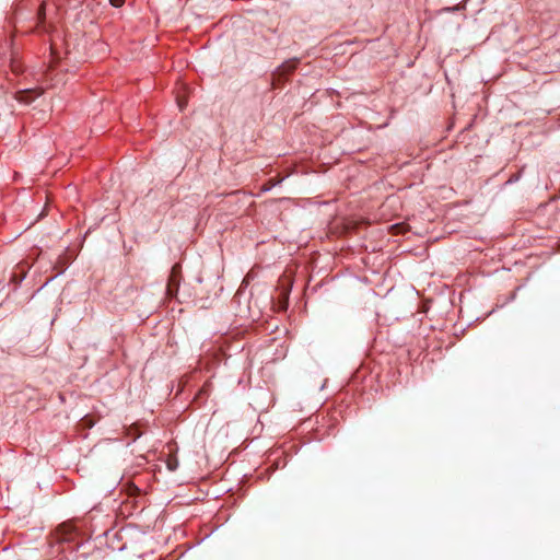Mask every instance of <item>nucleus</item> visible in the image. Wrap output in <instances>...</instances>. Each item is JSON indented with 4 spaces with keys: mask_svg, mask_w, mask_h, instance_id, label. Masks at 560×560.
Listing matches in <instances>:
<instances>
[{
    "mask_svg": "<svg viewBox=\"0 0 560 560\" xmlns=\"http://www.w3.org/2000/svg\"><path fill=\"white\" fill-rule=\"evenodd\" d=\"M298 62V59H291L278 67L277 71L273 73L272 85L278 86L288 74L295 70Z\"/></svg>",
    "mask_w": 560,
    "mask_h": 560,
    "instance_id": "obj_1",
    "label": "nucleus"
},
{
    "mask_svg": "<svg viewBox=\"0 0 560 560\" xmlns=\"http://www.w3.org/2000/svg\"><path fill=\"white\" fill-rule=\"evenodd\" d=\"M180 272L182 267L179 264H176L172 267L171 275L167 282V294L170 296H175L180 282Z\"/></svg>",
    "mask_w": 560,
    "mask_h": 560,
    "instance_id": "obj_2",
    "label": "nucleus"
},
{
    "mask_svg": "<svg viewBox=\"0 0 560 560\" xmlns=\"http://www.w3.org/2000/svg\"><path fill=\"white\" fill-rule=\"evenodd\" d=\"M75 528L71 523H62L57 528V538L61 541H71L73 539Z\"/></svg>",
    "mask_w": 560,
    "mask_h": 560,
    "instance_id": "obj_3",
    "label": "nucleus"
},
{
    "mask_svg": "<svg viewBox=\"0 0 560 560\" xmlns=\"http://www.w3.org/2000/svg\"><path fill=\"white\" fill-rule=\"evenodd\" d=\"M42 92H37L35 90H26L19 92L18 100L22 103L28 104L31 103L35 97L40 95Z\"/></svg>",
    "mask_w": 560,
    "mask_h": 560,
    "instance_id": "obj_4",
    "label": "nucleus"
},
{
    "mask_svg": "<svg viewBox=\"0 0 560 560\" xmlns=\"http://www.w3.org/2000/svg\"><path fill=\"white\" fill-rule=\"evenodd\" d=\"M178 465H179V463L175 455L168 456V458L166 460V466H167L168 470L175 471L177 469Z\"/></svg>",
    "mask_w": 560,
    "mask_h": 560,
    "instance_id": "obj_5",
    "label": "nucleus"
},
{
    "mask_svg": "<svg viewBox=\"0 0 560 560\" xmlns=\"http://www.w3.org/2000/svg\"><path fill=\"white\" fill-rule=\"evenodd\" d=\"M37 18H38V21L40 24L44 23V21H45V4L44 3H42L38 9Z\"/></svg>",
    "mask_w": 560,
    "mask_h": 560,
    "instance_id": "obj_6",
    "label": "nucleus"
},
{
    "mask_svg": "<svg viewBox=\"0 0 560 560\" xmlns=\"http://www.w3.org/2000/svg\"><path fill=\"white\" fill-rule=\"evenodd\" d=\"M80 425L83 428H92L94 425V422L90 418L84 417L81 419Z\"/></svg>",
    "mask_w": 560,
    "mask_h": 560,
    "instance_id": "obj_7",
    "label": "nucleus"
},
{
    "mask_svg": "<svg viewBox=\"0 0 560 560\" xmlns=\"http://www.w3.org/2000/svg\"><path fill=\"white\" fill-rule=\"evenodd\" d=\"M109 2L112 5L119 8L125 3V0H109Z\"/></svg>",
    "mask_w": 560,
    "mask_h": 560,
    "instance_id": "obj_8",
    "label": "nucleus"
},
{
    "mask_svg": "<svg viewBox=\"0 0 560 560\" xmlns=\"http://www.w3.org/2000/svg\"><path fill=\"white\" fill-rule=\"evenodd\" d=\"M177 103H178V106L180 109H183L186 105V101H184L183 98H178L177 100Z\"/></svg>",
    "mask_w": 560,
    "mask_h": 560,
    "instance_id": "obj_9",
    "label": "nucleus"
},
{
    "mask_svg": "<svg viewBox=\"0 0 560 560\" xmlns=\"http://www.w3.org/2000/svg\"><path fill=\"white\" fill-rule=\"evenodd\" d=\"M427 311H428L427 305H425V303L422 301V308H421L422 314H423V313H425Z\"/></svg>",
    "mask_w": 560,
    "mask_h": 560,
    "instance_id": "obj_10",
    "label": "nucleus"
},
{
    "mask_svg": "<svg viewBox=\"0 0 560 560\" xmlns=\"http://www.w3.org/2000/svg\"><path fill=\"white\" fill-rule=\"evenodd\" d=\"M136 432H137V431H133L132 429H130V430H129V432H128V434H130V435H131V434H133V435H135V434H136Z\"/></svg>",
    "mask_w": 560,
    "mask_h": 560,
    "instance_id": "obj_11",
    "label": "nucleus"
},
{
    "mask_svg": "<svg viewBox=\"0 0 560 560\" xmlns=\"http://www.w3.org/2000/svg\"><path fill=\"white\" fill-rule=\"evenodd\" d=\"M140 435V432H136V434L133 435V440H136L137 438H139Z\"/></svg>",
    "mask_w": 560,
    "mask_h": 560,
    "instance_id": "obj_12",
    "label": "nucleus"
},
{
    "mask_svg": "<svg viewBox=\"0 0 560 560\" xmlns=\"http://www.w3.org/2000/svg\"><path fill=\"white\" fill-rule=\"evenodd\" d=\"M270 185H271V186H275V185H276V182H273V179H270Z\"/></svg>",
    "mask_w": 560,
    "mask_h": 560,
    "instance_id": "obj_13",
    "label": "nucleus"
},
{
    "mask_svg": "<svg viewBox=\"0 0 560 560\" xmlns=\"http://www.w3.org/2000/svg\"><path fill=\"white\" fill-rule=\"evenodd\" d=\"M24 276H25V270H24V268H22V277H24Z\"/></svg>",
    "mask_w": 560,
    "mask_h": 560,
    "instance_id": "obj_14",
    "label": "nucleus"
},
{
    "mask_svg": "<svg viewBox=\"0 0 560 560\" xmlns=\"http://www.w3.org/2000/svg\"><path fill=\"white\" fill-rule=\"evenodd\" d=\"M12 279H13L14 281H16V275H15V273L12 276Z\"/></svg>",
    "mask_w": 560,
    "mask_h": 560,
    "instance_id": "obj_15",
    "label": "nucleus"
}]
</instances>
